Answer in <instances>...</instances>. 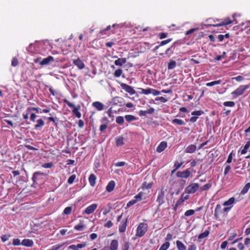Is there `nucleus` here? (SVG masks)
Returning <instances> with one entry per match:
<instances>
[{
    "label": "nucleus",
    "mask_w": 250,
    "mask_h": 250,
    "mask_svg": "<svg viewBox=\"0 0 250 250\" xmlns=\"http://www.w3.org/2000/svg\"><path fill=\"white\" fill-rule=\"evenodd\" d=\"M149 191L146 193L145 191H140L137 195H136L134 199L129 201L126 204L127 208H129L138 202L142 201L143 199H146L147 197Z\"/></svg>",
    "instance_id": "1"
},
{
    "label": "nucleus",
    "mask_w": 250,
    "mask_h": 250,
    "mask_svg": "<svg viewBox=\"0 0 250 250\" xmlns=\"http://www.w3.org/2000/svg\"><path fill=\"white\" fill-rule=\"evenodd\" d=\"M147 228L146 223H140L137 228L136 236L139 237L143 236L147 231Z\"/></svg>",
    "instance_id": "2"
},
{
    "label": "nucleus",
    "mask_w": 250,
    "mask_h": 250,
    "mask_svg": "<svg viewBox=\"0 0 250 250\" xmlns=\"http://www.w3.org/2000/svg\"><path fill=\"white\" fill-rule=\"evenodd\" d=\"M64 102L70 107L73 108L72 112L73 114L76 116L78 118H80L81 117L82 114L80 112V109L81 106L78 105L77 106H75L74 104L70 103L69 101L66 99L64 100Z\"/></svg>",
    "instance_id": "3"
},
{
    "label": "nucleus",
    "mask_w": 250,
    "mask_h": 250,
    "mask_svg": "<svg viewBox=\"0 0 250 250\" xmlns=\"http://www.w3.org/2000/svg\"><path fill=\"white\" fill-rule=\"evenodd\" d=\"M167 191L164 187H162L158 192L156 201L158 203V206L160 207L165 203V193Z\"/></svg>",
    "instance_id": "4"
},
{
    "label": "nucleus",
    "mask_w": 250,
    "mask_h": 250,
    "mask_svg": "<svg viewBox=\"0 0 250 250\" xmlns=\"http://www.w3.org/2000/svg\"><path fill=\"white\" fill-rule=\"evenodd\" d=\"M250 84L240 85L231 93V95H235V97L242 95L247 89L250 88Z\"/></svg>",
    "instance_id": "5"
},
{
    "label": "nucleus",
    "mask_w": 250,
    "mask_h": 250,
    "mask_svg": "<svg viewBox=\"0 0 250 250\" xmlns=\"http://www.w3.org/2000/svg\"><path fill=\"white\" fill-rule=\"evenodd\" d=\"M199 188V186L197 183H192L186 188L185 192L188 194H193Z\"/></svg>",
    "instance_id": "6"
},
{
    "label": "nucleus",
    "mask_w": 250,
    "mask_h": 250,
    "mask_svg": "<svg viewBox=\"0 0 250 250\" xmlns=\"http://www.w3.org/2000/svg\"><path fill=\"white\" fill-rule=\"evenodd\" d=\"M234 21V15H233V20L230 19L229 18L227 17L225 18L221 22L217 24H209V26L213 27H219L221 26L227 25L232 23Z\"/></svg>",
    "instance_id": "7"
},
{
    "label": "nucleus",
    "mask_w": 250,
    "mask_h": 250,
    "mask_svg": "<svg viewBox=\"0 0 250 250\" xmlns=\"http://www.w3.org/2000/svg\"><path fill=\"white\" fill-rule=\"evenodd\" d=\"M120 85L123 89L126 92L129 93L130 95H133L135 94L136 91L132 86L125 83H121Z\"/></svg>",
    "instance_id": "8"
},
{
    "label": "nucleus",
    "mask_w": 250,
    "mask_h": 250,
    "mask_svg": "<svg viewBox=\"0 0 250 250\" xmlns=\"http://www.w3.org/2000/svg\"><path fill=\"white\" fill-rule=\"evenodd\" d=\"M204 113V111L203 110H195L191 112V114L193 116L191 117L189 119L190 122H191L192 123H194L196 122L198 118V116L202 115Z\"/></svg>",
    "instance_id": "9"
},
{
    "label": "nucleus",
    "mask_w": 250,
    "mask_h": 250,
    "mask_svg": "<svg viewBox=\"0 0 250 250\" xmlns=\"http://www.w3.org/2000/svg\"><path fill=\"white\" fill-rule=\"evenodd\" d=\"M98 205L96 204H93L88 206L85 210L83 212V214L89 215L94 212L96 209Z\"/></svg>",
    "instance_id": "10"
},
{
    "label": "nucleus",
    "mask_w": 250,
    "mask_h": 250,
    "mask_svg": "<svg viewBox=\"0 0 250 250\" xmlns=\"http://www.w3.org/2000/svg\"><path fill=\"white\" fill-rule=\"evenodd\" d=\"M190 171L189 169H187L183 171H178L176 173V176L179 178H188L190 175Z\"/></svg>",
    "instance_id": "11"
},
{
    "label": "nucleus",
    "mask_w": 250,
    "mask_h": 250,
    "mask_svg": "<svg viewBox=\"0 0 250 250\" xmlns=\"http://www.w3.org/2000/svg\"><path fill=\"white\" fill-rule=\"evenodd\" d=\"M43 175V173L37 171L35 172L32 176V180L34 184H37L38 181L42 178V176Z\"/></svg>",
    "instance_id": "12"
},
{
    "label": "nucleus",
    "mask_w": 250,
    "mask_h": 250,
    "mask_svg": "<svg viewBox=\"0 0 250 250\" xmlns=\"http://www.w3.org/2000/svg\"><path fill=\"white\" fill-rule=\"evenodd\" d=\"M127 222V218H126L125 220H122L119 227V230L120 232L123 233L125 231Z\"/></svg>",
    "instance_id": "13"
},
{
    "label": "nucleus",
    "mask_w": 250,
    "mask_h": 250,
    "mask_svg": "<svg viewBox=\"0 0 250 250\" xmlns=\"http://www.w3.org/2000/svg\"><path fill=\"white\" fill-rule=\"evenodd\" d=\"M73 63L75 65L77 66L80 69H83L85 66L84 63L79 58H77L76 59H73Z\"/></svg>",
    "instance_id": "14"
},
{
    "label": "nucleus",
    "mask_w": 250,
    "mask_h": 250,
    "mask_svg": "<svg viewBox=\"0 0 250 250\" xmlns=\"http://www.w3.org/2000/svg\"><path fill=\"white\" fill-rule=\"evenodd\" d=\"M54 58L51 56H49L47 58H44L42 60V61L40 62V64L41 65H47L50 62H54Z\"/></svg>",
    "instance_id": "15"
},
{
    "label": "nucleus",
    "mask_w": 250,
    "mask_h": 250,
    "mask_svg": "<svg viewBox=\"0 0 250 250\" xmlns=\"http://www.w3.org/2000/svg\"><path fill=\"white\" fill-rule=\"evenodd\" d=\"M86 246V243L85 242L78 244L77 245H71L68 247L69 249H71L72 250H78L79 249H82L85 247Z\"/></svg>",
    "instance_id": "16"
},
{
    "label": "nucleus",
    "mask_w": 250,
    "mask_h": 250,
    "mask_svg": "<svg viewBox=\"0 0 250 250\" xmlns=\"http://www.w3.org/2000/svg\"><path fill=\"white\" fill-rule=\"evenodd\" d=\"M167 146V143L165 141H163L161 142L159 145L157 146L156 151L159 153H161L166 148Z\"/></svg>",
    "instance_id": "17"
},
{
    "label": "nucleus",
    "mask_w": 250,
    "mask_h": 250,
    "mask_svg": "<svg viewBox=\"0 0 250 250\" xmlns=\"http://www.w3.org/2000/svg\"><path fill=\"white\" fill-rule=\"evenodd\" d=\"M108 119L107 118V117H104L103 118L101 122L102 123H104L105 122H107V123L106 124H103L102 125H101L100 126V131L101 132H103L107 128V126H108Z\"/></svg>",
    "instance_id": "18"
},
{
    "label": "nucleus",
    "mask_w": 250,
    "mask_h": 250,
    "mask_svg": "<svg viewBox=\"0 0 250 250\" xmlns=\"http://www.w3.org/2000/svg\"><path fill=\"white\" fill-rule=\"evenodd\" d=\"M155 110L153 107H150L146 110H140L139 112V115L140 116H145L147 114H152Z\"/></svg>",
    "instance_id": "19"
},
{
    "label": "nucleus",
    "mask_w": 250,
    "mask_h": 250,
    "mask_svg": "<svg viewBox=\"0 0 250 250\" xmlns=\"http://www.w3.org/2000/svg\"><path fill=\"white\" fill-rule=\"evenodd\" d=\"M222 207L220 204H217L214 209V217L218 219L219 218L220 213H221Z\"/></svg>",
    "instance_id": "20"
},
{
    "label": "nucleus",
    "mask_w": 250,
    "mask_h": 250,
    "mask_svg": "<svg viewBox=\"0 0 250 250\" xmlns=\"http://www.w3.org/2000/svg\"><path fill=\"white\" fill-rule=\"evenodd\" d=\"M92 106L98 111H101L104 109V105L100 102H93Z\"/></svg>",
    "instance_id": "21"
},
{
    "label": "nucleus",
    "mask_w": 250,
    "mask_h": 250,
    "mask_svg": "<svg viewBox=\"0 0 250 250\" xmlns=\"http://www.w3.org/2000/svg\"><path fill=\"white\" fill-rule=\"evenodd\" d=\"M196 146L194 145L191 144L186 148L185 151L186 153H192L196 151Z\"/></svg>",
    "instance_id": "22"
},
{
    "label": "nucleus",
    "mask_w": 250,
    "mask_h": 250,
    "mask_svg": "<svg viewBox=\"0 0 250 250\" xmlns=\"http://www.w3.org/2000/svg\"><path fill=\"white\" fill-rule=\"evenodd\" d=\"M21 244L26 247H32L34 245V242L31 239H24L21 242Z\"/></svg>",
    "instance_id": "23"
},
{
    "label": "nucleus",
    "mask_w": 250,
    "mask_h": 250,
    "mask_svg": "<svg viewBox=\"0 0 250 250\" xmlns=\"http://www.w3.org/2000/svg\"><path fill=\"white\" fill-rule=\"evenodd\" d=\"M115 183L114 181H110L106 187L107 191L110 192L113 191L115 188Z\"/></svg>",
    "instance_id": "24"
},
{
    "label": "nucleus",
    "mask_w": 250,
    "mask_h": 250,
    "mask_svg": "<svg viewBox=\"0 0 250 250\" xmlns=\"http://www.w3.org/2000/svg\"><path fill=\"white\" fill-rule=\"evenodd\" d=\"M126 62V59L125 58H118L115 60L114 63L117 66H121Z\"/></svg>",
    "instance_id": "25"
},
{
    "label": "nucleus",
    "mask_w": 250,
    "mask_h": 250,
    "mask_svg": "<svg viewBox=\"0 0 250 250\" xmlns=\"http://www.w3.org/2000/svg\"><path fill=\"white\" fill-rule=\"evenodd\" d=\"M96 176L94 174H91L88 178V181L91 186H95L96 184Z\"/></svg>",
    "instance_id": "26"
},
{
    "label": "nucleus",
    "mask_w": 250,
    "mask_h": 250,
    "mask_svg": "<svg viewBox=\"0 0 250 250\" xmlns=\"http://www.w3.org/2000/svg\"><path fill=\"white\" fill-rule=\"evenodd\" d=\"M118 248V242L117 240L111 241L110 245V250H117Z\"/></svg>",
    "instance_id": "27"
},
{
    "label": "nucleus",
    "mask_w": 250,
    "mask_h": 250,
    "mask_svg": "<svg viewBox=\"0 0 250 250\" xmlns=\"http://www.w3.org/2000/svg\"><path fill=\"white\" fill-rule=\"evenodd\" d=\"M74 229L77 231H83L85 228V226L83 224V221H80V223L75 225L74 227Z\"/></svg>",
    "instance_id": "28"
},
{
    "label": "nucleus",
    "mask_w": 250,
    "mask_h": 250,
    "mask_svg": "<svg viewBox=\"0 0 250 250\" xmlns=\"http://www.w3.org/2000/svg\"><path fill=\"white\" fill-rule=\"evenodd\" d=\"M235 203V198L234 197H231L228 201H225L223 205L224 206L227 207H231L233 206V204Z\"/></svg>",
    "instance_id": "29"
},
{
    "label": "nucleus",
    "mask_w": 250,
    "mask_h": 250,
    "mask_svg": "<svg viewBox=\"0 0 250 250\" xmlns=\"http://www.w3.org/2000/svg\"><path fill=\"white\" fill-rule=\"evenodd\" d=\"M44 125V121L42 119H38L37 121V124L34 126V129L36 130H39Z\"/></svg>",
    "instance_id": "30"
},
{
    "label": "nucleus",
    "mask_w": 250,
    "mask_h": 250,
    "mask_svg": "<svg viewBox=\"0 0 250 250\" xmlns=\"http://www.w3.org/2000/svg\"><path fill=\"white\" fill-rule=\"evenodd\" d=\"M152 185H153L152 182L147 183L146 182H144L142 184V185L141 186V188L143 190H146V189H149L152 188Z\"/></svg>",
    "instance_id": "31"
},
{
    "label": "nucleus",
    "mask_w": 250,
    "mask_h": 250,
    "mask_svg": "<svg viewBox=\"0 0 250 250\" xmlns=\"http://www.w3.org/2000/svg\"><path fill=\"white\" fill-rule=\"evenodd\" d=\"M250 189V183H247L245 186L243 187V189L241 190L240 192L241 195H244L246 194L249 190Z\"/></svg>",
    "instance_id": "32"
},
{
    "label": "nucleus",
    "mask_w": 250,
    "mask_h": 250,
    "mask_svg": "<svg viewBox=\"0 0 250 250\" xmlns=\"http://www.w3.org/2000/svg\"><path fill=\"white\" fill-rule=\"evenodd\" d=\"M116 146H122L124 144V138L122 136H120L115 139Z\"/></svg>",
    "instance_id": "33"
},
{
    "label": "nucleus",
    "mask_w": 250,
    "mask_h": 250,
    "mask_svg": "<svg viewBox=\"0 0 250 250\" xmlns=\"http://www.w3.org/2000/svg\"><path fill=\"white\" fill-rule=\"evenodd\" d=\"M178 250H186V246L180 241L177 240L176 242Z\"/></svg>",
    "instance_id": "34"
},
{
    "label": "nucleus",
    "mask_w": 250,
    "mask_h": 250,
    "mask_svg": "<svg viewBox=\"0 0 250 250\" xmlns=\"http://www.w3.org/2000/svg\"><path fill=\"white\" fill-rule=\"evenodd\" d=\"M172 123L173 125H186L185 122L181 119H174L172 121Z\"/></svg>",
    "instance_id": "35"
},
{
    "label": "nucleus",
    "mask_w": 250,
    "mask_h": 250,
    "mask_svg": "<svg viewBox=\"0 0 250 250\" xmlns=\"http://www.w3.org/2000/svg\"><path fill=\"white\" fill-rule=\"evenodd\" d=\"M250 147V139L245 144L244 148L241 150V154H245L248 152V150Z\"/></svg>",
    "instance_id": "36"
},
{
    "label": "nucleus",
    "mask_w": 250,
    "mask_h": 250,
    "mask_svg": "<svg viewBox=\"0 0 250 250\" xmlns=\"http://www.w3.org/2000/svg\"><path fill=\"white\" fill-rule=\"evenodd\" d=\"M139 89L141 90V92H139L140 94L148 95L151 93V88H147V89L139 88Z\"/></svg>",
    "instance_id": "37"
},
{
    "label": "nucleus",
    "mask_w": 250,
    "mask_h": 250,
    "mask_svg": "<svg viewBox=\"0 0 250 250\" xmlns=\"http://www.w3.org/2000/svg\"><path fill=\"white\" fill-rule=\"evenodd\" d=\"M212 186L211 183H208V184H205L203 186L200 187V192L208 190Z\"/></svg>",
    "instance_id": "38"
},
{
    "label": "nucleus",
    "mask_w": 250,
    "mask_h": 250,
    "mask_svg": "<svg viewBox=\"0 0 250 250\" xmlns=\"http://www.w3.org/2000/svg\"><path fill=\"white\" fill-rule=\"evenodd\" d=\"M125 119L128 122H131L137 120V118L132 115H126L125 116Z\"/></svg>",
    "instance_id": "39"
},
{
    "label": "nucleus",
    "mask_w": 250,
    "mask_h": 250,
    "mask_svg": "<svg viewBox=\"0 0 250 250\" xmlns=\"http://www.w3.org/2000/svg\"><path fill=\"white\" fill-rule=\"evenodd\" d=\"M176 66V62L175 61L170 60L168 63L167 68L168 70L174 69Z\"/></svg>",
    "instance_id": "40"
},
{
    "label": "nucleus",
    "mask_w": 250,
    "mask_h": 250,
    "mask_svg": "<svg viewBox=\"0 0 250 250\" xmlns=\"http://www.w3.org/2000/svg\"><path fill=\"white\" fill-rule=\"evenodd\" d=\"M222 81L221 80H218L215 81H212L209 83H206V86H212L216 84H219L221 83Z\"/></svg>",
    "instance_id": "41"
},
{
    "label": "nucleus",
    "mask_w": 250,
    "mask_h": 250,
    "mask_svg": "<svg viewBox=\"0 0 250 250\" xmlns=\"http://www.w3.org/2000/svg\"><path fill=\"white\" fill-rule=\"evenodd\" d=\"M170 246V243L169 242H166L160 248L159 250H167Z\"/></svg>",
    "instance_id": "42"
},
{
    "label": "nucleus",
    "mask_w": 250,
    "mask_h": 250,
    "mask_svg": "<svg viewBox=\"0 0 250 250\" xmlns=\"http://www.w3.org/2000/svg\"><path fill=\"white\" fill-rule=\"evenodd\" d=\"M209 233V231L206 230L204 232L200 233L198 237V239H201L207 237Z\"/></svg>",
    "instance_id": "43"
},
{
    "label": "nucleus",
    "mask_w": 250,
    "mask_h": 250,
    "mask_svg": "<svg viewBox=\"0 0 250 250\" xmlns=\"http://www.w3.org/2000/svg\"><path fill=\"white\" fill-rule=\"evenodd\" d=\"M64 243L60 244L58 245H54L52 247V248L47 250H59L61 249Z\"/></svg>",
    "instance_id": "44"
},
{
    "label": "nucleus",
    "mask_w": 250,
    "mask_h": 250,
    "mask_svg": "<svg viewBox=\"0 0 250 250\" xmlns=\"http://www.w3.org/2000/svg\"><path fill=\"white\" fill-rule=\"evenodd\" d=\"M129 248V243L128 242H124L122 244V250H128Z\"/></svg>",
    "instance_id": "45"
},
{
    "label": "nucleus",
    "mask_w": 250,
    "mask_h": 250,
    "mask_svg": "<svg viewBox=\"0 0 250 250\" xmlns=\"http://www.w3.org/2000/svg\"><path fill=\"white\" fill-rule=\"evenodd\" d=\"M123 73V70L119 68L116 70L114 73V76L115 77H120Z\"/></svg>",
    "instance_id": "46"
},
{
    "label": "nucleus",
    "mask_w": 250,
    "mask_h": 250,
    "mask_svg": "<svg viewBox=\"0 0 250 250\" xmlns=\"http://www.w3.org/2000/svg\"><path fill=\"white\" fill-rule=\"evenodd\" d=\"M116 122L117 124H118L119 125L123 124L124 123V117L123 116H121L117 117L116 119Z\"/></svg>",
    "instance_id": "47"
},
{
    "label": "nucleus",
    "mask_w": 250,
    "mask_h": 250,
    "mask_svg": "<svg viewBox=\"0 0 250 250\" xmlns=\"http://www.w3.org/2000/svg\"><path fill=\"white\" fill-rule=\"evenodd\" d=\"M76 176L75 174H73L72 175H71L68 180H67V183L71 185V184H72L74 181V180H75L76 179Z\"/></svg>",
    "instance_id": "48"
},
{
    "label": "nucleus",
    "mask_w": 250,
    "mask_h": 250,
    "mask_svg": "<svg viewBox=\"0 0 250 250\" xmlns=\"http://www.w3.org/2000/svg\"><path fill=\"white\" fill-rule=\"evenodd\" d=\"M225 106L233 107L235 105V103L233 101H227L223 103Z\"/></svg>",
    "instance_id": "49"
},
{
    "label": "nucleus",
    "mask_w": 250,
    "mask_h": 250,
    "mask_svg": "<svg viewBox=\"0 0 250 250\" xmlns=\"http://www.w3.org/2000/svg\"><path fill=\"white\" fill-rule=\"evenodd\" d=\"M195 213V211L193 209H189V210H187L185 212V216L188 217V216H191L193 214H194Z\"/></svg>",
    "instance_id": "50"
},
{
    "label": "nucleus",
    "mask_w": 250,
    "mask_h": 250,
    "mask_svg": "<svg viewBox=\"0 0 250 250\" xmlns=\"http://www.w3.org/2000/svg\"><path fill=\"white\" fill-rule=\"evenodd\" d=\"M155 101H160L161 103H166L167 102L168 100L164 98V97H158L155 98Z\"/></svg>",
    "instance_id": "51"
},
{
    "label": "nucleus",
    "mask_w": 250,
    "mask_h": 250,
    "mask_svg": "<svg viewBox=\"0 0 250 250\" xmlns=\"http://www.w3.org/2000/svg\"><path fill=\"white\" fill-rule=\"evenodd\" d=\"M72 211V207H67L64 208L63 210V214H69L71 213Z\"/></svg>",
    "instance_id": "52"
},
{
    "label": "nucleus",
    "mask_w": 250,
    "mask_h": 250,
    "mask_svg": "<svg viewBox=\"0 0 250 250\" xmlns=\"http://www.w3.org/2000/svg\"><path fill=\"white\" fill-rule=\"evenodd\" d=\"M39 108L35 107H29L27 108V111L31 112L32 110H34L37 113H39Z\"/></svg>",
    "instance_id": "53"
},
{
    "label": "nucleus",
    "mask_w": 250,
    "mask_h": 250,
    "mask_svg": "<svg viewBox=\"0 0 250 250\" xmlns=\"http://www.w3.org/2000/svg\"><path fill=\"white\" fill-rule=\"evenodd\" d=\"M87 33L86 32H84L83 35L81 34L80 35L79 37V39L80 41H83V36H85V40H86V41H88V36L87 35Z\"/></svg>",
    "instance_id": "54"
},
{
    "label": "nucleus",
    "mask_w": 250,
    "mask_h": 250,
    "mask_svg": "<svg viewBox=\"0 0 250 250\" xmlns=\"http://www.w3.org/2000/svg\"><path fill=\"white\" fill-rule=\"evenodd\" d=\"M53 166V164L52 162L45 163L42 165V167L45 168H51Z\"/></svg>",
    "instance_id": "55"
},
{
    "label": "nucleus",
    "mask_w": 250,
    "mask_h": 250,
    "mask_svg": "<svg viewBox=\"0 0 250 250\" xmlns=\"http://www.w3.org/2000/svg\"><path fill=\"white\" fill-rule=\"evenodd\" d=\"M18 64H19V62H18V59L16 58H14L12 60L11 65L15 67V66H17L18 65Z\"/></svg>",
    "instance_id": "56"
},
{
    "label": "nucleus",
    "mask_w": 250,
    "mask_h": 250,
    "mask_svg": "<svg viewBox=\"0 0 250 250\" xmlns=\"http://www.w3.org/2000/svg\"><path fill=\"white\" fill-rule=\"evenodd\" d=\"M21 244L20 240L19 238L14 239L13 240V245L14 246H19Z\"/></svg>",
    "instance_id": "57"
},
{
    "label": "nucleus",
    "mask_w": 250,
    "mask_h": 250,
    "mask_svg": "<svg viewBox=\"0 0 250 250\" xmlns=\"http://www.w3.org/2000/svg\"><path fill=\"white\" fill-rule=\"evenodd\" d=\"M172 39L170 38V39H168L167 40L163 41L160 42V45L163 46V45L169 43V42H170L172 41Z\"/></svg>",
    "instance_id": "58"
},
{
    "label": "nucleus",
    "mask_w": 250,
    "mask_h": 250,
    "mask_svg": "<svg viewBox=\"0 0 250 250\" xmlns=\"http://www.w3.org/2000/svg\"><path fill=\"white\" fill-rule=\"evenodd\" d=\"M184 201L183 199V196H181L180 198L177 201L176 204V206H179L184 203Z\"/></svg>",
    "instance_id": "59"
},
{
    "label": "nucleus",
    "mask_w": 250,
    "mask_h": 250,
    "mask_svg": "<svg viewBox=\"0 0 250 250\" xmlns=\"http://www.w3.org/2000/svg\"><path fill=\"white\" fill-rule=\"evenodd\" d=\"M113 223L111 222V221L109 220L105 224H104V227L107 228H110L113 226Z\"/></svg>",
    "instance_id": "60"
},
{
    "label": "nucleus",
    "mask_w": 250,
    "mask_h": 250,
    "mask_svg": "<svg viewBox=\"0 0 250 250\" xmlns=\"http://www.w3.org/2000/svg\"><path fill=\"white\" fill-rule=\"evenodd\" d=\"M230 168L231 167L229 165L226 166L224 169V174L226 175L230 171Z\"/></svg>",
    "instance_id": "61"
},
{
    "label": "nucleus",
    "mask_w": 250,
    "mask_h": 250,
    "mask_svg": "<svg viewBox=\"0 0 250 250\" xmlns=\"http://www.w3.org/2000/svg\"><path fill=\"white\" fill-rule=\"evenodd\" d=\"M183 163H178L177 162H176L174 164V167L175 168V169H179L183 165Z\"/></svg>",
    "instance_id": "62"
},
{
    "label": "nucleus",
    "mask_w": 250,
    "mask_h": 250,
    "mask_svg": "<svg viewBox=\"0 0 250 250\" xmlns=\"http://www.w3.org/2000/svg\"><path fill=\"white\" fill-rule=\"evenodd\" d=\"M158 36L160 39H165L167 37V33L161 32L159 34Z\"/></svg>",
    "instance_id": "63"
},
{
    "label": "nucleus",
    "mask_w": 250,
    "mask_h": 250,
    "mask_svg": "<svg viewBox=\"0 0 250 250\" xmlns=\"http://www.w3.org/2000/svg\"><path fill=\"white\" fill-rule=\"evenodd\" d=\"M196 250V246L194 244L192 243L189 246L188 250Z\"/></svg>",
    "instance_id": "64"
}]
</instances>
